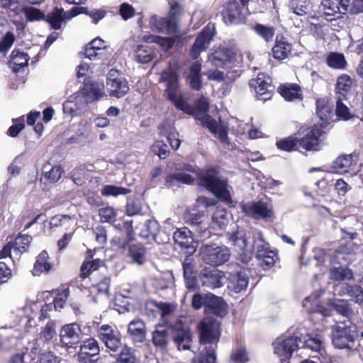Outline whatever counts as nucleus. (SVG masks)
<instances>
[{
  "instance_id": "obj_38",
  "label": "nucleus",
  "mask_w": 363,
  "mask_h": 363,
  "mask_svg": "<svg viewBox=\"0 0 363 363\" xmlns=\"http://www.w3.org/2000/svg\"><path fill=\"white\" fill-rule=\"evenodd\" d=\"M333 104L326 99H318L316 101V114L323 122H328L333 116Z\"/></svg>"
},
{
  "instance_id": "obj_22",
  "label": "nucleus",
  "mask_w": 363,
  "mask_h": 363,
  "mask_svg": "<svg viewBox=\"0 0 363 363\" xmlns=\"http://www.w3.org/2000/svg\"><path fill=\"white\" fill-rule=\"evenodd\" d=\"M228 288L229 290L240 293L246 289L249 283V277L245 270L238 269L229 274Z\"/></svg>"
},
{
  "instance_id": "obj_7",
  "label": "nucleus",
  "mask_w": 363,
  "mask_h": 363,
  "mask_svg": "<svg viewBox=\"0 0 363 363\" xmlns=\"http://www.w3.org/2000/svg\"><path fill=\"white\" fill-rule=\"evenodd\" d=\"M201 259L212 266H220L228 262L230 257L228 247L224 245H203L200 250Z\"/></svg>"
},
{
  "instance_id": "obj_43",
  "label": "nucleus",
  "mask_w": 363,
  "mask_h": 363,
  "mask_svg": "<svg viewBox=\"0 0 363 363\" xmlns=\"http://www.w3.org/2000/svg\"><path fill=\"white\" fill-rule=\"evenodd\" d=\"M40 307V302H29L21 307H18L16 312L18 316L21 318L25 317L28 318V322H30L37 314Z\"/></svg>"
},
{
  "instance_id": "obj_53",
  "label": "nucleus",
  "mask_w": 363,
  "mask_h": 363,
  "mask_svg": "<svg viewBox=\"0 0 363 363\" xmlns=\"http://www.w3.org/2000/svg\"><path fill=\"white\" fill-rule=\"evenodd\" d=\"M215 350L213 345L205 347L195 359L194 363H216Z\"/></svg>"
},
{
  "instance_id": "obj_29",
  "label": "nucleus",
  "mask_w": 363,
  "mask_h": 363,
  "mask_svg": "<svg viewBox=\"0 0 363 363\" xmlns=\"http://www.w3.org/2000/svg\"><path fill=\"white\" fill-rule=\"evenodd\" d=\"M223 16L226 23H238L242 19L241 7L239 3L235 1L228 2L223 11Z\"/></svg>"
},
{
  "instance_id": "obj_27",
  "label": "nucleus",
  "mask_w": 363,
  "mask_h": 363,
  "mask_svg": "<svg viewBox=\"0 0 363 363\" xmlns=\"http://www.w3.org/2000/svg\"><path fill=\"white\" fill-rule=\"evenodd\" d=\"M128 334L134 342H143L146 337L144 322L140 319H134L130 321L128 326Z\"/></svg>"
},
{
  "instance_id": "obj_2",
  "label": "nucleus",
  "mask_w": 363,
  "mask_h": 363,
  "mask_svg": "<svg viewBox=\"0 0 363 363\" xmlns=\"http://www.w3.org/2000/svg\"><path fill=\"white\" fill-rule=\"evenodd\" d=\"M99 337L111 352H120L116 363H137L135 350L123 345L120 333L108 325H102L99 329Z\"/></svg>"
},
{
  "instance_id": "obj_63",
  "label": "nucleus",
  "mask_w": 363,
  "mask_h": 363,
  "mask_svg": "<svg viewBox=\"0 0 363 363\" xmlns=\"http://www.w3.org/2000/svg\"><path fill=\"white\" fill-rule=\"evenodd\" d=\"M47 167L48 166H45L44 167L45 177L51 182H57L64 172L63 169L60 166L57 165L52 167L48 171H47Z\"/></svg>"
},
{
  "instance_id": "obj_33",
  "label": "nucleus",
  "mask_w": 363,
  "mask_h": 363,
  "mask_svg": "<svg viewBox=\"0 0 363 363\" xmlns=\"http://www.w3.org/2000/svg\"><path fill=\"white\" fill-rule=\"evenodd\" d=\"M49 256L46 251H43L37 257L32 273L34 276H40L48 274L52 268V263L49 262Z\"/></svg>"
},
{
  "instance_id": "obj_62",
  "label": "nucleus",
  "mask_w": 363,
  "mask_h": 363,
  "mask_svg": "<svg viewBox=\"0 0 363 363\" xmlns=\"http://www.w3.org/2000/svg\"><path fill=\"white\" fill-rule=\"evenodd\" d=\"M229 125H230L232 132L237 135L245 134L250 128V125L249 123L240 121L237 118H233L230 121Z\"/></svg>"
},
{
  "instance_id": "obj_6",
  "label": "nucleus",
  "mask_w": 363,
  "mask_h": 363,
  "mask_svg": "<svg viewBox=\"0 0 363 363\" xmlns=\"http://www.w3.org/2000/svg\"><path fill=\"white\" fill-rule=\"evenodd\" d=\"M199 184L211 191L221 200L225 201L230 200L227 182L225 180L220 179L217 177V172L215 169H208L201 174L199 177Z\"/></svg>"
},
{
  "instance_id": "obj_12",
  "label": "nucleus",
  "mask_w": 363,
  "mask_h": 363,
  "mask_svg": "<svg viewBox=\"0 0 363 363\" xmlns=\"http://www.w3.org/2000/svg\"><path fill=\"white\" fill-rule=\"evenodd\" d=\"M223 272L217 269H202L199 274V282L206 289L214 290L222 287L225 283Z\"/></svg>"
},
{
  "instance_id": "obj_49",
  "label": "nucleus",
  "mask_w": 363,
  "mask_h": 363,
  "mask_svg": "<svg viewBox=\"0 0 363 363\" xmlns=\"http://www.w3.org/2000/svg\"><path fill=\"white\" fill-rule=\"evenodd\" d=\"M92 257V255H88L86 259L81 267V277L84 279L93 274L103 262L100 259H95L91 261L88 260L89 258Z\"/></svg>"
},
{
  "instance_id": "obj_41",
  "label": "nucleus",
  "mask_w": 363,
  "mask_h": 363,
  "mask_svg": "<svg viewBox=\"0 0 363 363\" xmlns=\"http://www.w3.org/2000/svg\"><path fill=\"white\" fill-rule=\"evenodd\" d=\"M353 85L352 78L347 74L340 75L336 82V95L337 97L345 98L347 94L350 91Z\"/></svg>"
},
{
  "instance_id": "obj_55",
  "label": "nucleus",
  "mask_w": 363,
  "mask_h": 363,
  "mask_svg": "<svg viewBox=\"0 0 363 363\" xmlns=\"http://www.w3.org/2000/svg\"><path fill=\"white\" fill-rule=\"evenodd\" d=\"M21 332L13 327H2L0 328V347L6 342H11L13 338L21 337Z\"/></svg>"
},
{
  "instance_id": "obj_15",
  "label": "nucleus",
  "mask_w": 363,
  "mask_h": 363,
  "mask_svg": "<svg viewBox=\"0 0 363 363\" xmlns=\"http://www.w3.org/2000/svg\"><path fill=\"white\" fill-rule=\"evenodd\" d=\"M106 86L110 95L116 98H121L129 91L127 80L119 76L115 69H111L108 72Z\"/></svg>"
},
{
  "instance_id": "obj_13",
  "label": "nucleus",
  "mask_w": 363,
  "mask_h": 363,
  "mask_svg": "<svg viewBox=\"0 0 363 363\" xmlns=\"http://www.w3.org/2000/svg\"><path fill=\"white\" fill-rule=\"evenodd\" d=\"M104 96V85L99 83H86L75 96V99L81 105H86L98 101Z\"/></svg>"
},
{
  "instance_id": "obj_51",
  "label": "nucleus",
  "mask_w": 363,
  "mask_h": 363,
  "mask_svg": "<svg viewBox=\"0 0 363 363\" xmlns=\"http://www.w3.org/2000/svg\"><path fill=\"white\" fill-rule=\"evenodd\" d=\"M159 228L160 225L156 220L149 219L143 224L140 235L145 238H147L150 236L155 238L159 231Z\"/></svg>"
},
{
  "instance_id": "obj_32",
  "label": "nucleus",
  "mask_w": 363,
  "mask_h": 363,
  "mask_svg": "<svg viewBox=\"0 0 363 363\" xmlns=\"http://www.w3.org/2000/svg\"><path fill=\"white\" fill-rule=\"evenodd\" d=\"M29 56L27 53L15 49L10 55L9 65L14 72H18L21 68L25 67L28 65Z\"/></svg>"
},
{
  "instance_id": "obj_45",
  "label": "nucleus",
  "mask_w": 363,
  "mask_h": 363,
  "mask_svg": "<svg viewBox=\"0 0 363 363\" xmlns=\"http://www.w3.org/2000/svg\"><path fill=\"white\" fill-rule=\"evenodd\" d=\"M128 253L133 262L138 265L143 264L146 261V249L141 244L130 245Z\"/></svg>"
},
{
  "instance_id": "obj_21",
  "label": "nucleus",
  "mask_w": 363,
  "mask_h": 363,
  "mask_svg": "<svg viewBox=\"0 0 363 363\" xmlns=\"http://www.w3.org/2000/svg\"><path fill=\"white\" fill-rule=\"evenodd\" d=\"M323 135V131L314 128L298 141V145L306 150L318 151L320 148Z\"/></svg>"
},
{
  "instance_id": "obj_20",
  "label": "nucleus",
  "mask_w": 363,
  "mask_h": 363,
  "mask_svg": "<svg viewBox=\"0 0 363 363\" xmlns=\"http://www.w3.org/2000/svg\"><path fill=\"white\" fill-rule=\"evenodd\" d=\"M110 278L104 277L101 281L93 284L89 293L95 303H103L109 301Z\"/></svg>"
},
{
  "instance_id": "obj_47",
  "label": "nucleus",
  "mask_w": 363,
  "mask_h": 363,
  "mask_svg": "<svg viewBox=\"0 0 363 363\" xmlns=\"http://www.w3.org/2000/svg\"><path fill=\"white\" fill-rule=\"evenodd\" d=\"M279 93L287 101L299 99L301 96L300 86L295 84L281 86Z\"/></svg>"
},
{
  "instance_id": "obj_64",
  "label": "nucleus",
  "mask_w": 363,
  "mask_h": 363,
  "mask_svg": "<svg viewBox=\"0 0 363 363\" xmlns=\"http://www.w3.org/2000/svg\"><path fill=\"white\" fill-rule=\"evenodd\" d=\"M15 40V35L12 32H6L0 40V52L6 53L13 45Z\"/></svg>"
},
{
  "instance_id": "obj_54",
  "label": "nucleus",
  "mask_w": 363,
  "mask_h": 363,
  "mask_svg": "<svg viewBox=\"0 0 363 363\" xmlns=\"http://www.w3.org/2000/svg\"><path fill=\"white\" fill-rule=\"evenodd\" d=\"M228 240L240 250L243 251L247 246L245 233L243 231L237 230L228 234Z\"/></svg>"
},
{
  "instance_id": "obj_61",
  "label": "nucleus",
  "mask_w": 363,
  "mask_h": 363,
  "mask_svg": "<svg viewBox=\"0 0 363 363\" xmlns=\"http://www.w3.org/2000/svg\"><path fill=\"white\" fill-rule=\"evenodd\" d=\"M130 191L126 188L113 185H106L101 190V194L105 196H117L118 195H125Z\"/></svg>"
},
{
  "instance_id": "obj_14",
  "label": "nucleus",
  "mask_w": 363,
  "mask_h": 363,
  "mask_svg": "<svg viewBox=\"0 0 363 363\" xmlns=\"http://www.w3.org/2000/svg\"><path fill=\"white\" fill-rule=\"evenodd\" d=\"M350 2V0H323L320 8L325 18L332 21L347 12Z\"/></svg>"
},
{
  "instance_id": "obj_4",
  "label": "nucleus",
  "mask_w": 363,
  "mask_h": 363,
  "mask_svg": "<svg viewBox=\"0 0 363 363\" xmlns=\"http://www.w3.org/2000/svg\"><path fill=\"white\" fill-rule=\"evenodd\" d=\"M159 82L164 84L165 86V94L169 100H171L175 106L184 112L190 111L186 99L179 94L178 89V77L176 72L172 69L164 70L160 78Z\"/></svg>"
},
{
  "instance_id": "obj_59",
  "label": "nucleus",
  "mask_w": 363,
  "mask_h": 363,
  "mask_svg": "<svg viewBox=\"0 0 363 363\" xmlns=\"http://www.w3.org/2000/svg\"><path fill=\"white\" fill-rule=\"evenodd\" d=\"M254 30L266 42L272 41L274 35V29L272 26H266L259 23L255 26Z\"/></svg>"
},
{
  "instance_id": "obj_44",
  "label": "nucleus",
  "mask_w": 363,
  "mask_h": 363,
  "mask_svg": "<svg viewBox=\"0 0 363 363\" xmlns=\"http://www.w3.org/2000/svg\"><path fill=\"white\" fill-rule=\"evenodd\" d=\"M0 7L10 17L18 16L22 8L21 0H0Z\"/></svg>"
},
{
  "instance_id": "obj_24",
  "label": "nucleus",
  "mask_w": 363,
  "mask_h": 363,
  "mask_svg": "<svg viewBox=\"0 0 363 363\" xmlns=\"http://www.w3.org/2000/svg\"><path fill=\"white\" fill-rule=\"evenodd\" d=\"M292 45L288 40L283 36L276 37L275 45L272 48L273 57L277 60H284L291 54Z\"/></svg>"
},
{
  "instance_id": "obj_58",
  "label": "nucleus",
  "mask_w": 363,
  "mask_h": 363,
  "mask_svg": "<svg viewBox=\"0 0 363 363\" xmlns=\"http://www.w3.org/2000/svg\"><path fill=\"white\" fill-rule=\"evenodd\" d=\"M327 63L329 67L334 69H344L347 62L342 54L333 52L327 57Z\"/></svg>"
},
{
  "instance_id": "obj_46",
  "label": "nucleus",
  "mask_w": 363,
  "mask_h": 363,
  "mask_svg": "<svg viewBox=\"0 0 363 363\" xmlns=\"http://www.w3.org/2000/svg\"><path fill=\"white\" fill-rule=\"evenodd\" d=\"M330 279L335 281H343L354 279V274L351 269L347 267H333L330 269Z\"/></svg>"
},
{
  "instance_id": "obj_40",
  "label": "nucleus",
  "mask_w": 363,
  "mask_h": 363,
  "mask_svg": "<svg viewBox=\"0 0 363 363\" xmlns=\"http://www.w3.org/2000/svg\"><path fill=\"white\" fill-rule=\"evenodd\" d=\"M201 69V64L199 62H194L190 67V73L187 77L190 86L197 91L202 86Z\"/></svg>"
},
{
  "instance_id": "obj_28",
  "label": "nucleus",
  "mask_w": 363,
  "mask_h": 363,
  "mask_svg": "<svg viewBox=\"0 0 363 363\" xmlns=\"http://www.w3.org/2000/svg\"><path fill=\"white\" fill-rule=\"evenodd\" d=\"M321 296V292H317L315 294L306 297L303 301V307L308 313H318L323 316L329 315L328 310L322 306L318 300Z\"/></svg>"
},
{
  "instance_id": "obj_3",
  "label": "nucleus",
  "mask_w": 363,
  "mask_h": 363,
  "mask_svg": "<svg viewBox=\"0 0 363 363\" xmlns=\"http://www.w3.org/2000/svg\"><path fill=\"white\" fill-rule=\"evenodd\" d=\"M208 105V99L201 96L196 104V118L200 120L202 125L206 127L223 144L230 147V143L228 138V125L220 119L216 121L207 114Z\"/></svg>"
},
{
  "instance_id": "obj_10",
  "label": "nucleus",
  "mask_w": 363,
  "mask_h": 363,
  "mask_svg": "<svg viewBox=\"0 0 363 363\" xmlns=\"http://www.w3.org/2000/svg\"><path fill=\"white\" fill-rule=\"evenodd\" d=\"M199 332L201 342L213 345L218 342L220 335V324L211 318H206L199 325Z\"/></svg>"
},
{
  "instance_id": "obj_60",
  "label": "nucleus",
  "mask_w": 363,
  "mask_h": 363,
  "mask_svg": "<svg viewBox=\"0 0 363 363\" xmlns=\"http://www.w3.org/2000/svg\"><path fill=\"white\" fill-rule=\"evenodd\" d=\"M193 181L194 178L192 176L184 172H178L174 174L169 175L166 178V182L171 184H174L178 182L189 184H191Z\"/></svg>"
},
{
  "instance_id": "obj_56",
  "label": "nucleus",
  "mask_w": 363,
  "mask_h": 363,
  "mask_svg": "<svg viewBox=\"0 0 363 363\" xmlns=\"http://www.w3.org/2000/svg\"><path fill=\"white\" fill-rule=\"evenodd\" d=\"M228 222L226 211L224 208H217L212 216V228H222Z\"/></svg>"
},
{
  "instance_id": "obj_26",
  "label": "nucleus",
  "mask_w": 363,
  "mask_h": 363,
  "mask_svg": "<svg viewBox=\"0 0 363 363\" xmlns=\"http://www.w3.org/2000/svg\"><path fill=\"white\" fill-rule=\"evenodd\" d=\"M57 337L56 323L53 320L48 321L46 325L42 328L38 338L36 340V345L40 347L45 345L52 342Z\"/></svg>"
},
{
  "instance_id": "obj_23",
  "label": "nucleus",
  "mask_w": 363,
  "mask_h": 363,
  "mask_svg": "<svg viewBox=\"0 0 363 363\" xmlns=\"http://www.w3.org/2000/svg\"><path fill=\"white\" fill-rule=\"evenodd\" d=\"M213 33L210 27L205 28L196 38L191 50V56L193 59H197L201 52L208 47L212 40Z\"/></svg>"
},
{
  "instance_id": "obj_35",
  "label": "nucleus",
  "mask_w": 363,
  "mask_h": 363,
  "mask_svg": "<svg viewBox=\"0 0 363 363\" xmlns=\"http://www.w3.org/2000/svg\"><path fill=\"white\" fill-rule=\"evenodd\" d=\"M241 71L240 69L228 70L225 74L223 72L218 70H209L206 73L209 80L216 82L226 81V82H232L240 77Z\"/></svg>"
},
{
  "instance_id": "obj_30",
  "label": "nucleus",
  "mask_w": 363,
  "mask_h": 363,
  "mask_svg": "<svg viewBox=\"0 0 363 363\" xmlns=\"http://www.w3.org/2000/svg\"><path fill=\"white\" fill-rule=\"evenodd\" d=\"M75 16L76 13L69 15V13L65 12L63 9L55 8L47 15L45 20L50 24L51 28L58 30L61 28L65 19L71 18Z\"/></svg>"
},
{
  "instance_id": "obj_8",
  "label": "nucleus",
  "mask_w": 363,
  "mask_h": 363,
  "mask_svg": "<svg viewBox=\"0 0 363 363\" xmlns=\"http://www.w3.org/2000/svg\"><path fill=\"white\" fill-rule=\"evenodd\" d=\"M179 8L177 4L172 6L167 17H160L156 15L150 18V26L152 30L159 33H172L177 28L176 15Z\"/></svg>"
},
{
  "instance_id": "obj_39",
  "label": "nucleus",
  "mask_w": 363,
  "mask_h": 363,
  "mask_svg": "<svg viewBox=\"0 0 363 363\" xmlns=\"http://www.w3.org/2000/svg\"><path fill=\"white\" fill-rule=\"evenodd\" d=\"M303 343L304 347L308 348L314 352H318L321 353L324 349L323 340L320 334H306V335L303 337Z\"/></svg>"
},
{
  "instance_id": "obj_50",
  "label": "nucleus",
  "mask_w": 363,
  "mask_h": 363,
  "mask_svg": "<svg viewBox=\"0 0 363 363\" xmlns=\"http://www.w3.org/2000/svg\"><path fill=\"white\" fill-rule=\"evenodd\" d=\"M92 257V255H88L86 259L81 267V277L84 279L93 274L103 262L100 259H95L91 261L88 260L89 258Z\"/></svg>"
},
{
  "instance_id": "obj_1",
  "label": "nucleus",
  "mask_w": 363,
  "mask_h": 363,
  "mask_svg": "<svg viewBox=\"0 0 363 363\" xmlns=\"http://www.w3.org/2000/svg\"><path fill=\"white\" fill-rule=\"evenodd\" d=\"M172 337L179 350L190 349L191 334L180 323H176L174 327L171 325H158L152 333V342L157 347H166Z\"/></svg>"
},
{
  "instance_id": "obj_18",
  "label": "nucleus",
  "mask_w": 363,
  "mask_h": 363,
  "mask_svg": "<svg viewBox=\"0 0 363 363\" xmlns=\"http://www.w3.org/2000/svg\"><path fill=\"white\" fill-rule=\"evenodd\" d=\"M173 238L175 244L185 249L188 254H193L197 248L198 243L194 241L191 230L187 228L178 229L174 232Z\"/></svg>"
},
{
  "instance_id": "obj_37",
  "label": "nucleus",
  "mask_w": 363,
  "mask_h": 363,
  "mask_svg": "<svg viewBox=\"0 0 363 363\" xmlns=\"http://www.w3.org/2000/svg\"><path fill=\"white\" fill-rule=\"evenodd\" d=\"M100 349L98 342L94 338L84 340L80 346L79 356L82 358L86 357H93L99 354Z\"/></svg>"
},
{
  "instance_id": "obj_42",
  "label": "nucleus",
  "mask_w": 363,
  "mask_h": 363,
  "mask_svg": "<svg viewBox=\"0 0 363 363\" xmlns=\"http://www.w3.org/2000/svg\"><path fill=\"white\" fill-rule=\"evenodd\" d=\"M32 240V237L28 235H19L16 238L12 245L13 246L14 257L16 259H18L21 255L27 250Z\"/></svg>"
},
{
  "instance_id": "obj_52",
  "label": "nucleus",
  "mask_w": 363,
  "mask_h": 363,
  "mask_svg": "<svg viewBox=\"0 0 363 363\" xmlns=\"http://www.w3.org/2000/svg\"><path fill=\"white\" fill-rule=\"evenodd\" d=\"M329 305L338 313L345 317L350 318L353 314V311L350 307L347 301L343 299H335L330 301Z\"/></svg>"
},
{
  "instance_id": "obj_31",
  "label": "nucleus",
  "mask_w": 363,
  "mask_h": 363,
  "mask_svg": "<svg viewBox=\"0 0 363 363\" xmlns=\"http://www.w3.org/2000/svg\"><path fill=\"white\" fill-rule=\"evenodd\" d=\"M155 57V50L147 45H138L133 50L134 60L140 64L148 63Z\"/></svg>"
},
{
  "instance_id": "obj_17",
  "label": "nucleus",
  "mask_w": 363,
  "mask_h": 363,
  "mask_svg": "<svg viewBox=\"0 0 363 363\" xmlns=\"http://www.w3.org/2000/svg\"><path fill=\"white\" fill-rule=\"evenodd\" d=\"M242 208L247 216L255 219H267L273 216L272 207L262 201L246 203Z\"/></svg>"
},
{
  "instance_id": "obj_48",
  "label": "nucleus",
  "mask_w": 363,
  "mask_h": 363,
  "mask_svg": "<svg viewBox=\"0 0 363 363\" xmlns=\"http://www.w3.org/2000/svg\"><path fill=\"white\" fill-rule=\"evenodd\" d=\"M21 13L25 16L26 20L28 22L39 21L45 19V16L42 11L32 6H23Z\"/></svg>"
},
{
  "instance_id": "obj_19",
  "label": "nucleus",
  "mask_w": 363,
  "mask_h": 363,
  "mask_svg": "<svg viewBox=\"0 0 363 363\" xmlns=\"http://www.w3.org/2000/svg\"><path fill=\"white\" fill-rule=\"evenodd\" d=\"M250 85L255 87L259 100L265 101L271 98L274 87L271 84V79L269 77L264 74H259L257 79L251 81Z\"/></svg>"
},
{
  "instance_id": "obj_9",
  "label": "nucleus",
  "mask_w": 363,
  "mask_h": 363,
  "mask_svg": "<svg viewBox=\"0 0 363 363\" xmlns=\"http://www.w3.org/2000/svg\"><path fill=\"white\" fill-rule=\"evenodd\" d=\"M332 336L333 344L337 348L350 349L354 345V335L345 322L337 323L333 327Z\"/></svg>"
},
{
  "instance_id": "obj_11",
  "label": "nucleus",
  "mask_w": 363,
  "mask_h": 363,
  "mask_svg": "<svg viewBox=\"0 0 363 363\" xmlns=\"http://www.w3.org/2000/svg\"><path fill=\"white\" fill-rule=\"evenodd\" d=\"M237 61L235 53L230 49L219 48L209 54L208 62L216 67H223L232 70Z\"/></svg>"
},
{
  "instance_id": "obj_16",
  "label": "nucleus",
  "mask_w": 363,
  "mask_h": 363,
  "mask_svg": "<svg viewBox=\"0 0 363 363\" xmlns=\"http://www.w3.org/2000/svg\"><path fill=\"white\" fill-rule=\"evenodd\" d=\"M82 337V330L76 323L66 324L60 328V340L64 346L72 347L78 344Z\"/></svg>"
},
{
  "instance_id": "obj_34",
  "label": "nucleus",
  "mask_w": 363,
  "mask_h": 363,
  "mask_svg": "<svg viewBox=\"0 0 363 363\" xmlns=\"http://www.w3.org/2000/svg\"><path fill=\"white\" fill-rule=\"evenodd\" d=\"M50 224L51 228L63 227L66 230L74 231L77 222L74 216L56 215L51 218Z\"/></svg>"
},
{
  "instance_id": "obj_57",
  "label": "nucleus",
  "mask_w": 363,
  "mask_h": 363,
  "mask_svg": "<svg viewBox=\"0 0 363 363\" xmlns=\"http://www.w3.org/2000/svg\"><path fill=\"white\" fill-rule=\"evenodd\" d=\"M310 0H291L290 7L294 13L302 16L310 11Z\"/></svg>"
},
{
  "instance_id": "obj_25",
  "label": "nucleus",
  "mask_w": 363,
  "mask_h": 363,
  "mask_svg": "<svg viewBox=\"0 0 363 363\" xmlns=\"http://www.w3.org/2000/svg\"><path fill=\"white\" fill-rule=\"evenodd\" d=\"M356 162L352 155H345L337 157L333 164V169L338 174L355 172Z\"/></svg>"
},
{
  "instance_id": "obj_5",
  "label": "nucleus",
  "mask_w": 363,
  "mask_h": 363,
  "mask_svg": "<svg viewBox=\"0 0 363 363\" xmlns=\"http://www.w3.org/2000/svg\"><path fill=\"white\" fill-rule=\"evenodd\" d=\"M301 328L288 335L277 338L273 343L274 352L279 358L280 363H290L292 354L298 347V343L302 340Z\"/></svg>"
},
{
  "instance_id": "obj_36",
  "label": "nucleus",
  "mask_w": 363,
  "mask_h": 363,
  "mask_svg": "<svg viewBox=\"0 0 363 363\" xmlns=\"http://www.w3.org/2000/svg\"><path fill=\"white\" fill-rule=\"evenodd\" d=\"M206 307L217 315H223L225 312V303L223 299L213 294H206Z\"/></svg>"
}]
</instances>
